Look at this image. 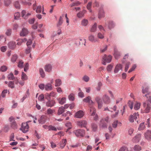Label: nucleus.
I'll return each instance as SVG.
<instances>
[{"label":"nucleus","mask_w":151,"mask_h":151,"mask_svg":"<svg viewBox=\"0 0 151 151\" xmlns=\"http://www.w3.org/2000/svg\"><path fill=\"white\" fill-rule=\"evenodd\" d=\"M48 129L49 130H57V129L55 127L51 125H50L49 126Z\"/></svg>","instance_id":"603ef678"},{"label":"nucleus","mask_w":151,"mask_h":151,"mask_svg":"<svg viewBox=\"0 0 151 151\" xmlns=\"http://www.w3.org/2000/svg\"><path fill=\"white\" fill-rule=\"evenodd\" d=\"M12 33V30L11 29H8L6 32V35L7 36H10Z\"/></svg>","instance_id":"69168bd1"},{"label":"nucleus","mask_w":151,"mask_h":151,"mask_svg":"<svg viewBox=\"0 0 151 151\" xmlns=\"http://www.w3.org/2000/svg\"><path fill=\"white\" fill-rule=\"evenodd\" d=\"M97 36L98 38L100 39H102L104 37L103 34H102L100 32L98 33L97 35Z\"/></svg>","instance_id":"4d7b16f0"},{"label":"nucleus","mask_w":151,"mask_h":151,"mask_svg":"<svg viewBox=\"0 0 151 151\" xmlns=\"http://www.w3.org/2000/svg\"><path fill=\"white\" fill-rule=\"evenodd\" d=\"M91 127L94 131H96V130L97 127L96 124L92 123L91 124Z\"/></svg>","instance_id":"49530a36"},{"label":"nucleus","mask_w":151,"mask_h":151,"mask_svg":"<svg viewBox=\"0 0 151 151\" xmlns=\"http://www.w3.org/2000/svg\"><path fill=\"white\" fill-rule=\"evenodd\" d=\"M44 96L43 94H41L38 97V100L41 101H42L44 100Z\"/></svg>","instance_id":"864d4df0"},{"label":"nucleus","mask_w":151,"mask_h":151,"mask_svg":"<svg viewBox=\"0 0 151 151\" xmlns=\"http://www.w3.org/2000/svg\"><path fill=\"white\" fill-rule=\"evenodd\" d=\"M143 109L144 112L147 113H149L151 109L150 105L147 102H145L143 103Z\"/></svg>","instance_id":"f03ea898"},{"label":"nucleus","mask_w":151,"mask_h":151,"mask_svg":"<svg viewBox=\"0 0 151 151\" xmlns=\"http://www.w3.org/2000/svg\"><path fill=\"white\" fill-rule=\"evenodd\" d=\"M77 124L81 127H85L87 124V122L85 121H80L77 122Z\"/></svg>","instance_id":"a211bd4d"},{"label":"nucleus","mask_w":151,"mask_h":151,"mask_svg":"<svg viewBox=\"0 0 151 151\" xmlns=\"http://www.w3.org/2000/svg\"><path fill=\"white\" fill-rule=\"evenodd\" d=\"M114 55V57H115V58L117 59L120 56V52H118L117 50H115Z\"/></svg>","instance_id":"473e14b6"},{"label":"nucleus","mask_w":151,"mask_h":151,"mask_svg":"<svg viewBox=\"0 0 151 151\" xmlns=\"http://www.w3.org/2000/svg\"><path fill=\"white\" fill-rule=\"evenodd\" d=\"M90 114H91V116H94L93 119L95 121L98 120V117L97 114H96V109L93 107L91 106H90Z\"/></svg>","instance_id":"f257e3e1"},{"label":"nucleus","mask_w":151,"mask_h":151,"mask_svg":"<svg viewBox=\"0 0 151 151\" xmlns=\"http://www.w3.org/2000/svg\"><path fill=\"white\" fill-rule=\"evenodd\" d=\"M104 120L102 119L101 121V124H100V127L102 128H106V124L105 123H103Z\"/></svg>","instance_id":"f704fd0d"},{"label":"nucleus","mask_w":151,"mask_h":151,"mask_svg":"<svg viewBox=\"0 0 151 151\" xmlns=\"http://www.w3.org/2000/svg\"><path fill=\"white\" fill-rule=\"evenodd\" d=\"M44 69L45 71L47 72H50L52 70L51 67H45Z\"/></svg>","instance_id":"6e6d98bb"},{"label":"nucleus","mask_w":151,"mask_h":151,"mask_svg":"<svg viewBox=\"0 0 151 151\" xmlns=\"http://www.w3.org/2000/svg\"><path fill=\"white\" fill-rule=\"evenodd\" d=\"M65 111V110L63 106H61L59 108L58 111V115H60L62 114Z\"/></svg>","instance_id":"bb28decb"},{"label":"nucleus","mask_w":151,"mask_h":151,"mask_svg":"<svg viewBox=\"0 0 151 151\" xmlns=\"http://www.w3.org/2000/svg\"><path fill=\"white\" fill-rule=\"evenodd\" d=\"M41 10L42 11V7L39 6H37L36 11L37 13H40L41 12Z\"/></svg>","instance_id":"8fccbe9b"},{"label":"nucleus","mask_w":151,"mask_h":151,"mask_svg":"<svg viewBox=\"0 0 151 151\" xmlns=\"http://www.w3.org/2000/svg\"><path fill=\"white\" fill-rule=\"evenodd\" d=\"M115 26V24L112 21H110L109 22L108 27L109 29L113 28Z\"/></svg>","instance_id":"4c0bfd02"},{"label":"nucleus","mask_w":151,"mask_h":151,"mask_svg":"<svg viewBox=\"0 0 151 151\" xmlns=\"http://www.w3.org/2000/svg\"><path fill=\"white\" fill-rule=\"evenodd\" d=\"M58 100L60 104H63L65 102L66 99L65 97H63L61 99L59 98L58 99Z\"/></svg>","instance_id":"c756f323"},{"label":"nucleus","mask_w":151,"mask_h":151,"mask_svg":"<svg viewBox=\"0 0 151 151\" xmlns=\"http://www.w3.org/2000/svg\"><path fill=\"white\" fill-rule=\"evenodd\" d=\"M14 19H17L19 17L20 14L19 12H17L14 14Z\"/></svg>","instance_id":"0e129e2a"},{"label":"nucleus","mask_w":151,"mask_h":151,"mask_svg":"<svg viewBox=\"0 0 151 151\" xmlns=\"http://www.w3.org/2000/svg\"><path fill=\"white\" fill-rule=\"evenodd\" d=\"M102 59L103 65H106V62L109 63L111 61L112 59V56L110 55L107 56L106 55H105L103 56Z\"/></svg>","instance_id":"20e7f679"},{"label":"nucleus","mask_w":151,"mask_h":151,"mask_svg":"<svg viewBox=\"0 0 151 151\" xmlns=\"http://www.w3.org/2000/svg\"><path fill=\"white\" fill-rule=\"evenodd\" d=\"M84 115L83 112L82 111L80 110L75 114V116L77 118H81Z\"/></svg>","instance_id":"9d476101"},{"label":"nucleus","mask_w":151,"mask_h":151,"mask_svg":"<svg viewBox=\"0 0 151 151\" xmlns=\"http://www.w3.org/2000/svg\"><path fill=\"white\" fill-rule=\"evenodd\" d=\"M8 92V90H4L2 92L1 95L2 97L4 98L6 96V94Z\"/></svg>","instance_id":"5fc2aeb1"},{"label":"nucleus","mask_w":151,"mask_h":151,"mask_svg":"<svg viewBox=\"0 0 151 151\" xmlns=\"http://www.w3.org/2000/svg\"><path fill=\"white\" fill-rule=\"evenodd\" d=\"M86 12V10H83L82 11L80 12L77 14V17L79 18H81L84 17V14Z\"/></svg>","instance_id":"aec40b11"},{"label":"nucleus","mask_w":151,"mask_h":151,"mask_svg":"<svg viewBox=\"0 0 151 151\" xmlns=\"http://www.w3.org/2000/svg\"><path fill=\"white\" fill-rule=\"evenodd\" d=\"M121 67H115V69L114 70V72L115 73H116L120 69H121Z\"/></svg>","instance_id":"e2e57ef3"},{"label":"nucleus","mask_w":151,"mask_h":151,"mask_svg":"<svg viewBox=\"0 0 151 151\" xmlns=\"http://www.w3.org/2000/svg\"><path fill=\"white\" fill-rule=\"evenodd\" d=\"M22 17L24 19H27L28 18L29 16H30L31 13H27L25 10H23L22 12Z\"/></svg>","instance_id":"9b49d317"},{"label":"nucleus","mask_w":151,"mask_h":151,"mask_svg":"<svg viewBox=\"0 0 151 151\" xmlns=\"http://www.w3.org/2000/svg\"><path fill=\"white\" fill-rule=\"evenodd\" d=\"M145 96L147 97V100L149 101L151 103V97L149 96V94H145Z\"/></svg>","instance_id":"052dcab7"},{"label":"nucleus","mask_w":151,"mask_h":151,"mask_svg":"<svg viewBox=\"0 0 151 151\" xmlns=\"http://www.w3.org/2000/svg\"><path fill=\"white\" fill-rule=\"evenodd\" d=\"M133 149L135 151H140L142 150V147L139 145H135L133 147Z\"/></svg>","instance_id":"393cba45"},{"label":"nucleus","mask_w":151,"mask_h":151,"mask_svg":"<svg viewBox=\"0 0 151 151\" xmlns=\"http://www.w3.org/2000/svg\"><path fill=\"white\" fill-rule=\"evenodd\" d=\"M97 29V24L95 23L91 27L90 29V31L92 32H95Z\"/></svg>","instance_id":"b1692460"},{"label":"nucleus","mask_w":151,"mask_h":151,"mask_svg":"<svg viewBox=\"0 0 151 151\" xmlns=\"http://www.w3.org/2000/svg\"><path fill=\"white\" fill-rule=\"evenodd\" d=\"M67 140L66 139H63L60 144V147L61 149L63 148L66 145Z\"/></svg>","instance_id":"5701e85b"},{"label":"nucleus","mask_w":151,"mask_h":151,"mask_svg":"<svg viewBox=\"0 0 151 151\" xmlns=\"http://www.w3.org/2000/svg\"><path fill=\"white\" fill-rule=\"evenodd\" d=\"M80 4V3L79 1H77L72 4L70 5L71 7L73 6H77L79 5Z\"/></svg>","instance_id":"09e8293b"},{"label":"nucleus","mask_w":151,"mask_h":151,"mask_svg":"<svg viewBox=\"0 0 151 151\" xmlns=\"http://www.w3.org/2000/svg\"><path fill=\"white\" fill-rule=\"evenodd\" d=\"M40 73L42 78H44L45 76V72L43 69L42 68H40L39 70Z\"/></svg>","instance_id":"79ce46f5"},{"label":"nucleus","mask_w":151,"mask_h":151,"mask_svg":"<svg viewBox=\"0 0 151 151\" xmlns=\"http://www.w3.org/2000/svg\"><path fill=\"white\" fill-rule=\"evenodd\" d=\"M54 111L50 108L48 109L47 111V113L48 115L52 116L54 112Z\"/></svg>","instance_id":"c9c22d12"},{"label":"nucleus","mask_w":151,"mask_h":151,"mask_svg":"<svg viewBox=\"0 0 151 151\" xmlns=\"http://www.w3.org/2000/svg\"><path fill=\"white\" fill-rule=\"evenodd\" d=\"M48 101L46 103V105L47 107H52L55 104V101L53 100H48Z\"/></svg>","instance_id":"ddd939ff"},{"label":"nucleus","mask_w":151,"mask_h":151,"mask_svg":"<svg viewBox=\"0 0 151 151\" xmlns=\"http://www.w3.org/2000/svg\"><path fill=\"white\" fill-rule=\"evenodd\" d=\"M8 47L11 49H13L15 48L16 44L15 42L10 41L8 44Z\"/></svg>","instance_id":"f3484780"},{"label":"nucleus","mask_w":151,"mask_h":151,"mask_svg":"<svg viewBox=\"0 0 151 151\" xmlns=\"http://www.w3.org/2000/svg\"><path fill=\"white\" fill-rule=\"evenodd\" d=\"M140 103L137 102L134 105V109L135 110H138L140 108Z\"/></svg>","instance_id":"7c9ffc66"},{"label":"nucleus","mask_w":151,"mask_h":151,"mask_svg":"<svg viewBox=\"0 0 151 151\" xmlns=\"http://www.w3.org/2000/svg\"><path fill=\"white\" fill-rule=\"evenodd\" d=\"M91 98L90 96H88L83 99V101L86 102H88L90 105H93L94 103L91 100Z\"/></svg>","instance_id":"dca6fc26"},{"label":"nucleus","mask_w":151,"mask_h":151,"mask_svg":"<svg viewBox=\"0 0 151 151\" xmlns=\"http://www.w3.org/2000/svg\"><path fill=\"white\" fill-rule=\"evenodd\" d=\"M28 31L26 28H23L20 33L21 36H24L26 35L28 33Z\"/></svg>","instance_id":"6ab92c4d"},{"label":"nucleus","mask_w":151,"mask_h":151,"mask_svg":"<svg viewBox=\"0 0 151 151\" xmlns=\"http://www.w3.org/2000/svg\"><path fill=\"white\" fill-rule=\"evenodd\" d=\"M145 136L146 139L149 140H151V131L148 130L145 134Z\"/></svg>","instance_id":"f8f14e48"},{"label":"nucleus","mask_w":151,"mask_h":151,"mask_svg":"<svg viewBox=\"0 0 151 151\" xmlns=\"http://www.w3.org/2000/svg\"><path fill=\"white\" fill-rule=\"evenodd\" d=\"M8 78L9 80H13L14 79V75L12 73H10L8 76Z\"/></svg>","instance_id":"de8ad7c7"},{"label":"nucleus","mask_w":151,"mask_h":151,"mask_svg":"<svg viewBox=\"0 0 151 151\" xmlns=\"http://www.w3.org/2000/svg\"><path fill=\"white\" fill-rule=\"evenodd\" d=\"M104 102L106 104H109L110 102L109 98L106 95H105L103 98Z\"/></svg>","instance_id":"412c9836"},{"label":"nucleus","mask_w":151,"mask_h":151,"mask_svg":"<svg viewBox=\"0 0 151 151\" xmlns=\"http://www.w3.org/2000/svg\"><path fill=\"white\" fill-rule=\"evenodd\" d=\"M22 79L23 81L27 80V77L26 75L23 72L22 73Z\"/></svg>","instance_id":"a18cd8bd"},{"label":"nucleus","mask_w":151,"mask_h":151,"mask_svg":"<svg viewBox=\"0 0 151 151\" xmlns=\"http://www.w3.org/2000/svg\"><path fill=\"white\" fill-rule=\"evenodd\" d=\"M62 82L61 80L60 79H58L55 81V86H60L62 84Z\"/></svg>","instance_id":"a878e982"},{"label":"nucleus","mask_w":151,"mask_h":151,"mask_svg":"<svg viewBox=\"0 0 151 151\" xmlns=\"http://www.w3.org/2000/svg\"><path fill=\"white\" fill-rule=\"evenodd\" d=\"M83 79L85 81L87 82L89 81V78L88 76L85 75L83 77Z\"/></svg>","instance_id":"13d9d810"},{"label":"nucleus","mask_w":151,"mask_h":151,"mask_svg":"<svg viewBox=\"0 0 151 151\" xmlns=\"http://www.w3.org/2000/svg\"><path fill=\"white\" fill-rule=\"evenodd\" d=\"M14 5L16 8L19 9L20 8V5L18 1H16L14 3Z\"/></svg>","instance_id":"58836bf2"},{"label":"nucleus","mask_w":151,"mask_h":151,"mask_svg":"<svg viewBox=\"0 0 151 151\" xmlns=\"http://www.w3.org/2000/svg\"><path fill=\"white\" fill-rule=\"evenodd\" d=\"M9 129V125H5L2 129V130L5 132H7Z\"/></svg>","instance_id":"cd10ccee"},{"label":"nucleus","mask_w":151,"mask_h":151,"mask_svg":"<svg viewBox=\"0 0 151 151\" xmlns=\"http://www.w3.org/2000/svg\"><path fill=\"white\" fill-rule=\"evenodd\" d=\"M145 127L144 125V123H142L140 124L139 127L138 128V129L139 130H143L145 129Z\"/></svg>","instance_id":"a19ab883"},{"label":"nucleus","mask_w":151,"mask_h":151,"mask_svg":"<svg viewBox=\"0 0 151 151\" xmlns=\"http://www.w3.org/2000/svg\"><path fill=\"white\" fill-rule=\"evenodd\" d=\"M128 104L129 107L130 108V109H132L133 106V103L130 101H129L128 102Z\"/></svg>","instance_id":"bf43d9fd"},{"label":"nucleus","mask_w":151,"mask_h":151,"mask_svg":"<svg viewBox=\"0 0 151 151\" xmlns=\"http://www.w3.org/2000/svg\"><path fill=\"white\" fill-rule=\"evenodd\" d=\"M88 39L89 41L93 42H96L98 41L97 39L95 38L94 36L92 35H90L88 36Z\"/></svg>","instance_id":"4468645a"},{"label":"nucleus","mask_w":151,"mask_h":151,"mask_svg":"<svg viewBox=\"0 0 151 151\" xmlns=\"http://www.w3.org/2000/svg\"><path fill=\"white\" fill-rule=\"evenodd\" d=\"M45 88L46 90L47 91L51 90L52 89V85L50 84H47L45 86Z\"/></svg>","instance_id":"2f4dec72"},{"label":"nucleus","mask_w":151,"mask_h":151,"mask_svg":"<svg viewBox=\"0 0 151 151\" xmlns=\"http://www.w3.org/2000/svg\"><path fill=\"white\" fill-rule=\"evenodd\" d=\"M104 17V10L102 9H100L99 12L98 17L99 19L103 17Z\"/></svg>","instance_id":"4be33fe9"},{"label":"nucleus","mask_w":151,"mask_h":151,"mask_svg":"<svg viewBox=\"0 0 151 151\" xmlns=\"http://www.w3.org/2000/svg\"><path fill=\"white\" fill-rule=\"evenodd\" d=\"M65 126L66 127L68 128L66 131V132H67L69 130L72 128V126L70 122H68L65 124Z\"/></svg>","instance_id":"e433bc0d"},{"label":"nucleus","mask_w":151,"mask_h":151,"mask_svg":"<svg viewBox=\"0 0 151 151\" xmlns=\"http://www.w3.org/2000/svg\"><path fill=\"white\" fill-rule=\"evenodd\" d=\"M138 116V113H134L133 115H131L129 118V120L131 122H134V120H136Z\"/></svg>","instance_id":"0eeeda50"},{"label":"nucleus","mask_w":151,"mask_h":151,"mask_svg":"<svg viewBox=\"0 0 151 151\" xmlns=\"http://www.w3.org/2000/svg\"><path fill=\"white\" fill-rule=\"evenodd\" d=\"M46 121V117L44 115L42 116L38 120L39 123L41 124H44Z\"/></svg>","instance_id":"2eb2a0df"},{"label":"nucleus","mask_w":151,"mask_h":151,"mask_svg":"<svg viewBox=\"0 0 151 151\" xmlns=\"http://www.w3.org/2000/svg\"><path fill=\"white\" fill-rule=\"evenodd\" d=\"M8 86L9 87L13 88H14V85L13 82L12 81H10L9 83Z\"/></svg>","instance_id":"680f3d73"},{"label":"nucleus","mask_w":151,"mask_h":151,"mask_svg":"<svg viewBox=\"0 0 151 151\" xmlns=\"http://www.w3.org/2000/svg\"><path fill=\"white\" fill-rule=\"evenodd\" d=\"M30 122L31 121H29L25 123H22V127L20 129V130H22L23 133H26L28 131L29 127L27 123Z\"/></svg>","instance_id":"39448f33"},{"label":"nucleus","mask_w":151,"mask_h":151,"mask_svg":"<svg viewBox=\"0 0 151 151\" xmlns=\"http://www.w3.org/2000/svg\"><path fill=\"white\" fill-rule=\"evenodd\" d=\"M63 22V18L62 17H60L59 21L57 24L58 26H59L61 25Z\"/></svg>","instance_id":"3c124183"},{"label":"nucleus","mask_w":151,"mask_h":151,"mask_svg":"<svg viewBox=\"0 0 151 151\" xmlns=\"http://www.w3.org/2000/svg\"><path fill=\"white\" fill-rule=\"evenodd\" d=\"M7 69L6 67H1L0 68V71L2 72L6 71Z\"/></svg>","instance_id":"774afa93"},{"label":"nucleus","mask_w":151,"mask_h":151,"mask_svg":"<svg viewBox=\"0 0 151 151\" xmlns=\"http://www.w3.org/2000/svg\"><path fill=\"white\" fill-rule=\"evenodd\" d=\"M95 101L98 104V108L101 109L103 103L101 99L99 97H97L95 98Z\"/></svg>","instance_id":"1a4fd4ad"},{"label":"nucleus","mask_w":151,"mask_h":151,"mask_svg":"<svg viewBox=\"0 0 151 151\" xmlns=\"http://www.w3.org/2000/svg\"><path fill=\"white\" fill-rule=\"evenodd\" d=\"M142 92L143 94L147 93L148 92V87H147L145 88L142 87Z\"/></svg>","instance_id":"ea45409f"},{"label":"nucleus","mask_w":151,"mask_h":151,"mask_svg":"<svg viewBox=\"0 0 151 151\" xmlns=\"http://www.w3.org/2000/svg\"><path fill=\"white\" fill-rule=\"evenodd\" d=\"M134 131V129L132 128H130L128 131V133L129 135H131L133 133Z\"/></svg>","instance_id":"338daca9"},{"label":"nucleus","mask_w":151,"mask_h":151,"mask_svg":"<svg viewBox=\"0 0 151 151\" xmlns=\"http://www.w3.org/2000/svg\"><path fill=\"white\" fill-rule=\"evenodd\" d=\"M9 121L11 122V127L14 129H16L17 128V125L15 121L14 120V118L12 116H11L9 119Z\"/></svg>","instance_id":"423d86ee"},{"label":"nucleus","mask_w":151,"mask_h":151,"mask_svg":"<svg viewBox=\"0 0 151 151\" xmlns=\"http://www.w3.org/2000/svg\"><path fill=\"white\" fill-rule=\"evenodd\" d=\"M92 5V2H88L87 6V9L89 10L90 12H91L92 10L91 9Z\"/></svg>","instance_id":"37998d69"},{"label":"nucleus","mask_w":151,"mask_h":151,"mask_svg":"<svg viewBox=\"0 0 151 151\" xmlns=\"http://www.w3.org/2000/svg\"><path fill=\"white\" fill-rule=\"evenodd\" d=\"M12 1L10 0L4 1V5L6 6H8L12 3Z\"/></svg>","instance_id":"c03bdc74"},{"label":"nucleus","mask_w":151,"mask_h":151,"mask_svg":"<svg viewBox=\"0 0 151 151\" xmlns=\"http://www.w3.org/2000/svg\"><path fill=\"white\" fill-rule=\"evenodd\" d=\"M18 58L17 55L16 54H14L12 56L11 61L13 63L16 62Z\"/></svg>","instance_id":"c85d7f7f"},{"label":"nucleus","mask_w":151,"mask_h":151,"mask_svg":"<svg viewBox=\"0 0 151 151\" xmlns=\"http://www.w3.org/2000/svg\"><path fill=\"white\" fill-rule=\"evenodd\" d=\"M88 20L87 19H84L81 21V24L83 26H86L88 24Z\"/></svg>","instance_id":"72a5a7b5"},{"label":"nucleus","mask_w":151,"mask_h":151,"mask_svg":"<svg viewBox=\"0 0 151 151\" xmlns=\"http://www.w3.org/2000/svg\"><path fill=\"white\" fill-rule=\"evenodd\" d=\"M73 132L78 137H83L85 134V131L83 129H78L74 130Z\"/></svg>","instance_id":"7ed1b4c3"},{"label":"nucleus","mask_w":151,"mask_h":151,"mask_svg":"<svg viewBox=\"0 0 151 151\" xmlns=\"http://www.w3.org/2000/svg\"><path fill=\"white\" fill-rule=\"evenodd\" d=\"M141 137V134H137L132 139V141L134 143H137L138 142Z\"/></svg>","instance_id":"6e6552de"}]
</instances>
